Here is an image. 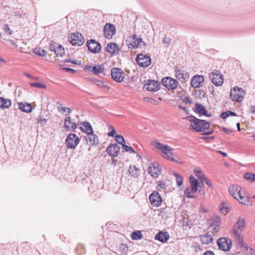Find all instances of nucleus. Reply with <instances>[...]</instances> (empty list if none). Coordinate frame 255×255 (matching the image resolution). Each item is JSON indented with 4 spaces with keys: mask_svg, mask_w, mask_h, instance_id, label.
Masks as SVG:
<instances>
[{
    "mask_svg": "<svg viewBox=\"0 0 255 255\" xmlns=\"http://www.w3.org/2000/svg\"><path fill=\"white\" fill-rule=\"evenodd\" d=\"M3 29L5 32L8 35H11L13 33V31L10 29L8 24H5L4 25Z\"/></svg>",
    "mask_w": 255,
    "mask_h": 255,
    "instance_id": "51",
    "label": "nucleus"
},
{
    "mask_svg": "<svg viewBox=\"0 0 255 255\" xmlns=\"http://www.w3.org/2000/svg\"><path fill=\"white\" fill-rule=\"evenodd\" d=\"M87 45L89 50L93 53H98L102 48L100 44L93 39L88 40Z\"/></svg>",
    "mask_w": 255,
    "mask_h": 255,
    "instance_id": "13",
    "label": "nucleus"
},
{
    "mask_svg": "<svg viewBox=\"0 0 255 255\" xmlns=\"http://www.w3.org/2000/svg\"><path fill=\"white\" fill-rule=\"evenodd\" d=\"M160 83L153 80H148L144 84L145 88L148 91L155 92L160 88Z\"/></svg>",
    "mask_w": 255,
    "mask_h": 255,
    "instance_id": "14",
    "label": "nucleus"
},
{
    "mask_svg": "<svg viewBox=\"0 0 255 255\" xmlns=\"http://www.w3.org/2000/svg\"><path fill=\"white\" fill-rule=\"evenodd\" d=\"M204 82V78L202 75H195L191 79V85L194 88L201 87Z\"/></svg>",
    "mask_w": 255,
    "mask_h": 255,
    "instance_id": "17",
    "label": "nucleus"
},
{
    "mask_svg": "<svg viewBox=\"0 0 255 255\" xmlns=\"http://www.w3.org/2000/svg\"><path fill=\"white\" fill-rule=\"evenodd\" d=\"M202 182H205V183L209 187H212V183L211 181L208 179L206 177L202 181Z\"/></svg>",
    "mask_w": 255,
    "mask_h": 255,
    "instance_id": "55",
    "label": "nucleus"
},
{
    "mask_svg": "<svg viewBox=\"0 0 255 255\" xmlns=\"http://www.w3.org/2000/svg\"><path fill=\"white\" fill-rule=\"evenodd\" d=\"M221 224V220L219 218H216L213 223V224L211 225L210 228L213 229V233H217L219 231V228L220 225Z\"/></svg>",
    "mask_w": 255,
    "mask_h": 255,
    "instance_id": "35",
    "label": "nucleus"
},
{
    "mask_svg": "<svg viewBox=\"0 0 255 255\" xmlns=\"http://www.w3.org/2000/svg\"><path fill=\"white\" fill-rule=\"evenodd\" d=\"M200 240L203 244L209 245L213 241V237L209 233H206L201 236Z\"/></svg>",
    "mask_w": 255,
    "mask_h": 255,
    "instance_id": "32",
    "label": "nucleus"
},
{
    "mask_svg": "<svg viewBox=\"0 0 255 255\" xmlns=\"http://www.w3.org/2000/svg\"><path fill=\"white\" fill-rule=\"evenodd\" d=\"M194 172L195 175L197 176L201 181L206 177L202 171L199 169L197 168L194 169Z\"/></svg>",
    "mask_w": 255,
    "mask_h": 255,
    "instance_id": "40",
    "label": "nucleus"
},
{
    "mask_svg": "<svg viewBox=\"0 0 255 255\" xmlns=\"http://www.w3.org/2000/svg\"><path fill=\"white\" fill-rule=\"evenodd\" d=\"M194 112L198 113L200 117L202 115L205 116L207 117L211 116V114L208 113L205 107L199 103H197L195 104Z\"/></svg>",
    "mask_w": 255,
    "mask_h": 255,
    "instance_id": "21",
    "label": "nucleus"
},
{
    "mask_svg": "<svg viewBox=\"0 0 255 255\" xmlns=\"http://www.w3.org/2000/svg\"><path fill=\"white\" fill-rule=\"evenodd\" d=\"M68 40L72 45L78 46L82 45L84 41L83 37L79 33H71L68 37Z\"/></svg>",
    "mask_w": 255,
    "mask_h": 255,
    "instance_id": "7",
    "label": "nucleus"
},
{
    "mask_svg": "<svg viewBox=\"0 0 255 255\" xmlns=\"http://www.w3.org/2000/svg\"><path fill=\"white\" fill-rule=\"evenodd\" d=\"M183 101L186 104H188H188H191L192 102V100L191 98H189L188 97H185Z\"/></svg>",
    "mask_w": 255,
    "mask_h": 255,
    "instance_id": "54",
    "label": "nucleus"
},
{
    "mask_svg": "<svg viewBox=\"0 0 255 255\" xmlns=\"http://www.w3.org/2000/svg\"><path fill=\"white\" fill-rule=\"evenodd\" d=\"M116 133V131L114 129H113L111 131L109 132L108 135L109 136H114L115 134Z\"/></svg>",
    "mask_w": 255,
    "mask_h": 255,
    "instance_id": "59",
    "label": "nucleus"
},
{
    "mask_svg": "<svg viewBox=\"0 0 255 255\" xmlns=\"http://www.w3.org/2000/svg\"><path fill=\"white\" fill-rule=\"evenodd\" d=\"M169 238V235L167 232L160 231L155 236V240H158L161 243H166Z\"/></svg>",
    "mask_w": 255,
    "mask_h": 255,
    "instance_id": "26",
    "label": "nucleus"
},
{
    "mask_svg": "<svg viewBox=\"0 0 255 255\" xmlns=\"http://www.w3.org/2000/svg\"><path fill=\"white\" fill-rule=\"evenodd\" d=\"M235 241L239 244V245L242 248L246 249L247 251L250 250L252 251V248L248 246L247 244H245L244 238L242 235V233H238L235 231L233 233Z\"/></svg>",
    "mask_w": 255,
    "mask_h": 255,
    "instance_id": "16",
    "label": "nucleus"
},
{
    "mask_svg": "<svg viewBox=\"0 0 255 255\" xmlns=\"http://www.w3.org/2000/svg\"><path fill=\"white\" fill-rule=\"evenodd\" d=\"M241 187L237 185H232L229 187L230 194L238 201L243 204H246L248 199L246 197L242 196L241 194Z\"/></svg>",
    "mask_w": 255,
    "mask_h": 255,
    "instance_id": "2",
    "label": "nucleus"
},
{
    "mask_svg": "<svg viewBox=\"0 0 255 255\" xmlns=\"http://www.w3.org/2000/svg\"><path fill=\"white\" fill-rule=\"evenodd\" d=\"M120 49L118 44L115 43H111L107 46V51L112 55H115L119 53Z\"/></svg>",
    "mask_w": 255,
    "mask_h": 255,
    "instance_id": "27",
    "label": "nucleus"
},
{
    "mask_svg": "<svg viewBox=\"0 0 255 255\" xmlns=\"http://www.w3.org/2000/svg\"><path fill=\"white\" fill-rule=\"evenodd\" d=\"M223 130L227 134H230L232 132V130L231 129L227 128H222Z\"/></svg>",
    "mask_w": 255,
    "mask_h": 255,
    "instance_id": "57",
    "label": "nucleus"
},
{
    "mask_svg": "<svg viewBox=\"0 0 255 255\" xmlns=\"http://www.w3.org/2000/svg\"><path fill=\"white\" fill-rule=\"evenodd\" d=\"M115 140L117 141L118 143L122 144V145L123 144H125L124 138L122 135H116L115 136Z\"/></svg>",
    "mask_w": 255,
    "mask_h": 255,
    "instance_id": "46",
    "label": "nucleus"
},
{
    "mask_svg": "<svg viewBox=\"0 0 255 255\" xmlns=\"http://www.w3.org/2000/svg\"><path fill=\"white\" fill-rule=\"evenodd\" d=\"M142 238V235L140 231L133 232L131 234V238L132 240H138Z\"/></svg>",
    "mask_w": 255,
    "mask_h": 255,
    "instance_id": "41",
    "label": "nucleus"
},
{
    "mask_svg": "<svg viewBox=\"0 0 255 255\" xmlns=\"http://www.w3.org/2000/svg\"><path fill=\"white\" fill-rule=\"evenodd\" d=\"M173 149L170 147L169 146L168 147L167 149L165 150V151L162 152V157L167 159L174 161L175 162H177L178 160L175 159L173 157V154L172 153V151H173Z\"/></svg>",
    "mask_w": 255,
    "mask_h": 255,
    "instance_id": "24",
    "label": "nucleus"
},
{
    "mask_svg": "<svg viewBox=\"0 0 255 255\" xmlns=\"http://www.w3.org/2000/svg\"><path fill=\"white\" fill-rule=\"evenodd\" d=\"M197 191V188H195L194 187H191L187 188L185 190V195L186 196L189 198H194L195 197L194 195V194L196 193Z\"/></svg>",
    "mask_w": 255,
    "mask_h": 255,
    "instance_id": "33",
    "label": "nucleus"
},
{
    "mask_svg": "<svg viewBox=\"0 0 255 255\" xmlns=\"http://www.w3.org/2000/svg\"><path fill=\"white\" fill-rule=\"evenodd\" d=\"M171 42V39L168 37H165L163 40V43L166 44V46L168 47Z\"/></svg>",
    "mask_w": 255,
    "mask_h": 255,
    "instance_id": "53",
    "label": "nucleus"
},
{
    "mask_svg": "<svg viewBox=\"0 0 255 255\" xmlns=\"http://www.w3.org/2000/svg\"><path fill=\"white\" fill-rule=\"evenodd\" d=\"M49 49L50 51L54 52V53L58 56H62L65 53L64 48L56 43L50 44Z\"/></svg>",
    "mask_w": 255,
    "mask_h": 255,
    "instance_id": "19",
    "label": "nucleus"
},
{
    "mask_svg": "<svg viewBox=\"0 0 255 255\" xmlns=\"http://www.w3.org/2000/svg\"><path fill=\"white\" fill-rule=\"evenodd\" d=\"M219 153H220L221 154H222L223 156H227V154L222 151H220L219 150Z\"/></svg>",
    "mask_w": 255,
    "mask_h": 255,
    "instance_id": "64",
    "label": "nucleus"
},
{
    "mask_svg": "<svg viewBox=\"0 0 255 255\" xmlns=\"http://www.w3.org/2000/svg\"><path fill=\"white\" fill-rule=\"evenodd\" d=\"M228 117L230 116H236L237 114L236 113H234L233 112L230 111H227Z\"/></svg>",
    "mask_w": 255,
    "mask_h": 255,
    "instance_id": "60",
    "label": "nucleus"
},
{
    "mask_svg": "<svg viewBox=\"0 0 255 255\" xmlns=\"http://www.w3.org/2000/svg\"><path fill=\"white\" fill-rule=\"evenodd\" d=\"M58 110L59 112H60L62 114H64L67 112V107H62L61 104H60L59 107H58Z\"/></svg>",
    "mask_w": 255,
    "mask_h": 255,
    "instance_id": "52",
    "label": "nucleus"
},
{
    "mask_svg": "<svg viewBox=\"0 0 255 255\" xmlns=\"http://www.w3.org/2000/svg\"><path fill=\"white\" fill-rule=\"evenodd\" d=\"M34 52L38 55L40 56L44 57L46 55V52L44 50L40 48H35L34 50Z\"/></svg>",
    "mask_w": 255,
    "mask_h": 255,
    "instance_id": "44",
    "label": "nucleus"
},
{
    "mask_svg": "<svg viewBox=\"0 0 255 255\" xmlns=\"http://www.w3.org/2000/svg\"><path fill=\"white\" fill-rule=\"evenodd\" d=\"M30 85L31 87H35L37 88H42L45 89L46 88V86L43 84L39 83H30Z\"/></svg>",
    "mask_w": 255,
    "mask_h": 255,
    "instance_id": "47",
    "label": "nucleus"
},
{
    "mask_svg": "<svg viewBox=\"0 0 255 255\" xmlns=\"http://www.w3.org/2000/svg\"><path fill=\"white\" fill-rule=\"evenodd\" d=\"M166 187H167V185L165 184V183H164L163 181H158V184H157V189L158 190L160 189H165L166 188Z\"/></svg>",
    "mask_w": 255,
    "mask_h": 255,
    "instance_id": "50",
    "label": "nucleus"
},
{
    "mask_svg": "<svg viewBox=\"0 0 255 255\" xmlns=\"http://www.w3.org/2000/svg\"><path fill=\"white\" fill-rule=\"evenodd\" d=\"M244 177L251 182L255 181V174H252L251 173H246L244 174Z\"/></svg>",
    "mask_w": 255,
    "mask_h": 255,
    "instance_id": "43",
    "label": "nucleus"
},
{
    "mask_svg": "<svg viewBox=\"0 0 255 255\" xmlns=\"http://www.w3.org/2000/svg\"><path fill=\"white\" fill-rule=\"evenodd\" d=\"M219 209L224 215L227 214L230 211L228 204L226 203H222L219 206Z\"/></svg>",
    "mask_w": 255,
    "mask_h": 255,
    "instance_id": "38",
    "label": "nucleus"
},
{
    "mask_svg": "<svg viewBox=\"0 0 255 255\" xmlns=\"http://www.w3.org/2000/svg\"><path fill=\"white\" fill-rule=\"evenodd\" d=\"M136 61L137 64L143 67L148 66L151 63V59L149 56L143 54H138Z\"/></svg>",
    "mask_w": 255,
    "mask_h": 255,
    "instance_id": "10",
    "label": "nucleus"
},
{
    "mask_svg": "<svg viewBox=\"0 0 255 255\" xmlns=\"http://www.w3.org/2000/svg\"><path fill=\"white\" fill-rule=\"evenodd\" d=\"M93 71L95 74H98L103 72L104 70V68L101 65H97L92 67Z\"/></svg>",
    "mask_w": 255,
    "mask_h": 255,
    "instance_id": "39",
    "label": "nucleus"
},
{
    "mask_svg": "<svg viewBox=\"0 0 255 255\" xmlns=\"http://www.w3.org/2000/svg\"><path fill=\"white\" fill-rule=\"evenodd\" d=\"M120 150V147L116 143L110 144L107 148L108 153L112 157L117 156Z\"/></svg>",
    "mask_w": 255,
    "mask_h": 255,
    "instance_id": "20",
    "label": "nucleus"
},
{
    "mask_svg": "<svg viewBox=\"0 0 255 255\" xmlns=\"http://www.w3.org/2000/svg\"><path fill=\"white\" fill-rule=\"evenodd\" d=\"M63 69L65 71H66V72H72V73H74L75 72V70L70 68H63Z\"/></svg>",
    "mask_w": 255,
    "mask_h": 255,
    "instance_id": "58",
    "label": "nucleus"
},
{
    "mask_svg": "<svg viewBox=\"0 0 255 255\" xmlns=\"http://www.w3.org/2000/svg\"><path fill=\"white\" fill-rule=\"evenodd\" d=\"M174 175L176 178V183L178 186H181L182 184L183 178L181 176L178 174L177 173H174Z\"/></svg>",
    "mask_w": 255,
    "mask_h": 255,
    "instance_id": "45",
    "label": "nucleus"
},
{
    "mask_svg": "<svg viewBox=\"0 0 255 255\" xmlns=\"http://www.w3.org/2000/svg\"><path fill=\"white\" fill-rule=\"evenodd\" d=\"M18 109L22 112L26 113H30L32 111L31 105L27 102H21L18 103Z\"/></svg>",
    "mask_w": 255,
    "mask_h": 255,
    "instance_id": "28",
    "label": "nucleus"
},
{
    "mask_svg": "<svg viewBox=\"0 0 255 255\" xmlns=\"http://www.w3.org/2000/svg\"><path fill=\"white\" fill-rule=\"evenodd\" d=\"M245 91L241 88L235 87L230 91V96L232 100L236 102H241L244 99Z\"/></svg>",
    "mask_w": 255,
    "mask_h": 255,
    "instance_id": "3",
    "label": "nucleus"
},
{
    "mask_svg": "<svg viewBox=\"0 0 255 255\" xmlns=\"http://www.w3.org/2000/svg\"><path fill=\"white\" fill-rule=\"evenodd\" d=\"M147 171L148 173L153 178H157L161 174V167L158 163H150Z\"/></svg>",
    "mask_w": 255,
    "mask_h": 255,
    "instance_id": "6",
    "label": "nucleus"
},
{
    "mask_svg": "<svg viewBox=\"0 0 255 255\" xmlns=\"http://www.w3.org/2000/svg\"><path fill=\"white\" fill-rule=\"evenodd\" d=\"M92 82L94 84H96L100 88L105 89L106 90H109L110 89L109 86L107 85H105L104 82L100 80L94 79L92 80Z\"/></svg>",
    "mask_w": 255,
    "mask_h": 255,
    "instance_id": "36",
    "label": "nucleus"
},
{
    "mask_svg": "<svg viewBox=\"0 0 255 255\" xmlns=\"http://www.w3.org/2000/svg\"><path fill=\"white\" fill-rule=\"evenodd\" d=\"M149 199L151 204L154 207H159L162 203L161 197L156 191L152 193L149 195Z\"/></svg>",
    "mask_w": 255,
    "mask_h": 255,
    "instance_id": "12",
    "label": "nucleus"
},
{
    "mask_svg": "<svg viewBox=\"0 0 255 255\" xmlns=\"http://www.w3.org/2000/svg\"><path fill=\"white\" fill-rule=\"evenodd\" d=\"M209 78L212 83L216 86H220L224 83L223 76L218 70H214L210 73Z\"/></svg>",
    "mask_w": 255,
    "mask_h": 255,
    "instance_id": "4",
    "label": "nucleus"
},
{
    "mask_svg": "<svg viewBox=\"0 0 255 255\" xmlns=\"http://www.w3.org/2000/svg\"><path fill=\"white\" fill-rule=\"evenodd\" d=\"M115 27L113 24L106 23L104 28V33L105 36L107 39H111L115 33Z\"/></svg>",
    "mask_w": 255,
    "mask_h": 255,
    "instance_id": "18",
    "label": "nucleus"
},
{
    "mask_svg": "<svg viewBox=\"0 0 255 255\" xmlns=\"http://www.w3.org/2000/svg\"><path fill=\"white\" fill-rule=\"evenodd\" d=\"M80 142L79 137L74 133H70L65 141L66 146L71 149H74Z\"/></svg>",
    "mask_w": 255,
    "mask_h": 255,
    "instance_id": "5",
    "label": "nucleus"
},
{
    "mask_svg": "<svg viewBox=\"0 0 255 255\" xmlns=\"http://www.w3.org/2000/svg\"><path fill=\"white\" fill-rule=\"evenodd\" d=\"M161 83L162 85L169 90L175 89L178 85V82L174 79L167 77L162 79Z\"/></svg>",
    "mask_w": 255,
    "mask_h": 255,
    "instance_id": "8",
    "label": "nucleus"
},
{
    "mask_svg": "<svg viewBox=\"0 0 255 255\" xmlns=\"http://www.w3.org/2000/svg\"><path fill=\"white\" fill-rule=\"evenodd\" d=\"M123 148L126 151H129L130 153H135V151L130 146H129L128 145H126L125 144H123Z\"/></svg>",
    "mask_w": 255,
    "mask_h": 255,
    "instance_id": "49",
    "label": "nucleus"
},
{
    "mask_svg": "<svg viewBox=\"0 0 255 255\" xmlns=\"http://www.w3.org/2000/svg\"><path fill=\"white\" fill-rule=\"evenodd\" d=\"M219 248L223 251H228L232 247V242L225 238H221L217 242Z\"/></svg>",
    "mask_w": 255,
    "mask_h": 255,
    "instance_id": "11",
    "label": "nucleus"
},
{
    "mask_svg": "<svg viewBox=\"0 0 255 255\" xmlns=\"http://www.w3.org/2000/svg\"><path fill=\"white\" fill-rule=\"evenodd\" d=\"M189 181L190 183V186L197 188L199 186V182L198 180L193 176H191L189 178Z\"/></svg>",
    "mask_w": 255,
    "mask_h": 255,
    "instance_id": "42",
    "label": "nucleus"
},
{
    "mask_svg": "<svg viewBox=\"0 0 255 255\" xmlns=\"http://www.w3.org/2000/svg\"><path fill=\"white\" fill-rule=\"evenodd\" d=\"M65 62H71L72 63L77 64V63L76 62H75V61H72L71 60H69V59L65 60Z\"/></svg>",
    "mask_w": 255,
    "mask_h": 255,
    "instance_id": "63",
    "label": "nucleus"
},
{
    "mask_svg": "<svg viewBox=\"0 0 255 255\" xmlns=\"http://www.w3.org/2000/svg\"><path fill=\"white\" fill-rule=\"evenodd\" d=\"M145 46V43L142 40L140 37H137L134 35L132 38V41L130 45L133 48H136L138 47H141V45Z\"/></svg>",
    "mask_w": 255,
    "mask_h": 255,
    "instance_id": "25",
    "label": "nucleus"
},
{
    "mask_svg": "<svg viewBox=\"0 0 255 255\" xmlns=\"http://www.w3.org/2000/svg\"><path fill=\"white\" fill-rule=\"evenodd\" d=\"M119 249L121 254H125L128 251V247L125 244H121Z\"/></svg>",
    "mask_w": 255,
    "mask_h": 255,
    "instance_id": "48",
    "label": "nucleus"
},
{
    "mask_svg": "<svg viewBox=\"0 0 255 255\" xmlns=\"http://www.w3.org/2000/svg\"><path fill=\"white\" fill-rule=\"evenodd\" d=\"M220 117L221 118H223L224 119L227 118V117H228V113H227V112H223L221 115H220Z\"/></svg>",
    "mask_w": 255,
    "mask_h": 255,
    "instance_id": "56",
    "label": "nucleus"
},
{
    "mask_svg": "<svg viewBox=\"0 0 255 255\" xmlns=\"http://www.w3.org/2000/svg\"><path fill=\"white\" fill-rule=\"evenodd\" d=\"M246 225V221L245 219L242 217H239L234 226L233 233H235V231H236L238 233H242Z\"/></svg>",
    "mask_w": 255,
    "mask_h": 255,
    "instance_id": "15",
    "label": "nucleus"
},
{
    "mask_svg": "<svg viewBox=\"0 0 255 255\" xmlns=\"http://www.w3.org/2000/svg\"><path fill=\"white\" fill-rule=\"evenodd\" d=\"M203 255H215L213 253V252H212V251H208L205 252L204 253Z\"/></svg>",
    "mask_w": 255,
    "mask_h": 255,
    "instance_id": "62",
    "label": "nucleus"
},
{
    "mask_svg": "<svg viewBox=\"0 0 255 255\" xmlns=\"http://www.w3.org/2000/svg\"><path fill=\"white\" fill-rule=\"evenodd\" d=\"M64 127L68 130H74L77 128L76 124L72 121L71 117H67L64 120Z\"/></svg>",
    "mask_w": 255,
    "mask_h": 255,
    "instance_id": "23",
    "label": "nucleus"
},
{
    "mask_svg": "<svg viewBox=\"0 0 255 255\" xmlns=\"http://www.w3.org/2000/svg\"><path fill=\"white\" fill-rule=\"evenodd\" d=\"M176 77L181 82L186 81V78L184 74L183 71L180 69H177L175 71Z\"/></svg>",
    "mask_w": 255,
    "mask_h": 255,
    "instance_id": "37",
    "label": "nucleus"
},
{
    "mask_svg": "<svg viewBox=\"0 0 255 255\" xmlns=\"http://www.w3.org/2000/svg\"><path fill=\"white\" fill-rule=\"evenodd\" d=\"M85 139L87 141V143L90 145H96L99 143L98 137L96 134L93 133V132L87 134V136H85Z\"/></svg>",
    "mask_w": 255,
    "mask_h": 255,
    "instance_id": "22",
    "label": "nucleus"
},
{
    "mask_svg": "<svg viewBox=\"0 0 255 255\" xmlns=\"http://www.w3.org/2000/svg\"><path fill=\"white\" fill-rule=\"evenodd\" d=\"M185 119L191 123L190 126L192 130L197 132H204L203 134L205 135L212 133V130L206 131L210 127V124L205 121L198 119L192 116L186 117Z\"/></svg>",
    "mask_w": 255,
    "mask_h": 255,
    "instance_id": "1",
    "label": "nucleus"
},
{
    "mask_svg": "<svg viewBox=\"0 0 255 255\" xmlns=\"http://www.w3.org/2000/svg\"><path fill=\"white\" fill-rule=\"evenodd\" d=\"M11 101L10 99L0 97V108L7 109L11 106Z\"/></svg>",
    "mask_w": 255,
    "mask_h": 255,
    "instance_id": "31",
    "label": "nucleus"
},
{
    "mask_svg": "<svg viewBox=\"0 0 255 255\" xmlns=\"http://www.w3.org/2000/svg\"><path fill=\"white\" fill-rule=\"evenodd\" d=\"M111 76L114 81L117 82H121L125 78V73L120 68H113L111 69Z\"/></svg>",
    "mask_w": 255,
    "mask_h": 255,
    "instance_id": "9",
    "label": "nucleus"
},
{
    "mask_svg": "<svg viewBox=\"0 0 255 255\" xmlns=\"http://www.w3.org/2000/svg\"><path fill=\"white\" fill-rule=\"evenodd\" d=\"M151 145L152 146L160 151L162 153L163 151H165L169 146L168 145L159 142L156 140L152 141Z\"/></svg>",
    "mask_w": 255,
    "mask_h": 255,
    "instance_id": "29",
    "label": "nucleus"
},
{
    "mask_svg": "<svg viewBox=\"0 0 255 255\" xmlns=\"http://www.w3.org/2000/svg\"><path fill=\"white\" fill-rule=\"evenodd\" d=\"M130 175L134 177H137L140 174V169L135 165L130 166L128 169Z\"/></svg>",
    "mask_w": 255,
    "mask_h": 255,
    "instance_id": "34",
    "label": "nucleus"
},
{
    "mask_svg": "<svg viewBox=\"0 0 255 255\" xmlns=\"http://www.w3.org/2000/svg\"><path fill=\"white\" fill-rule=\"evenodd\" d=\"M250 111L255 115V106H252L250 107Z\"/></svg>",
    "mask_w": 255,
    "mask_h": 255,
    "instance_id": "61",
    "label": "nucleus"
},
{
    "mask_svg": "<svg viewBox=\"0 0 255 255\" xmlns=\"http://www.w3.org/2000/svg\"><path fill=\"white\" fill-rule=\"evenodd\" d=\"M82 126L80 127V129L86 133L87 134L93 132L92 128L90 124L88 122H83L81 124Z\"/></svg>",
    "mask_w": 255,
    "mask_h": 255,
    "instance_id": "30",
    "label": "nucleus"
}]
</instances>
